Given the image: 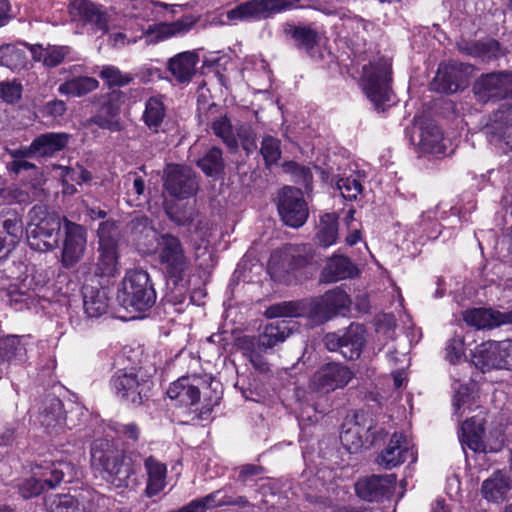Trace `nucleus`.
I'll use <instances>...</instances> for the list:
<instances>
[{
	"mask_svg": "<svg viewBox=\"0 0 512 512\" xmlns=\"http://www.w3.org/2000/svg\"><path fill=\"white\" fill-rule=\"evenodd\" d=\"M117 231L114 223L103 222L98 228L99 257L96 264V275L113 277L118 271V253L116 237Z\"/></svg>",
	"mask_w": 512,
	"mask_h": 512,
	"instance_id": "obj_10",
	"label": "nucleus"
},
{
	"mask_svg": "<svg viewBox=\"0 0 512 512\" xmlns=\"http://www.w3.org/2000/svg\"><path fill=\"white\" fill-rule=\"evenodd\" d=\"M30 51L35 61L42 62L46 67H56L61 64L69 54V47L32 45L30 46Z\"/></svg>",
	"mask_w": 512,
	"mask_h": 512,
	"instance_id": "obj_44",
	"label": "nucleus"
},
{
	"mask_svg": "<svg viewBox=\"0 0 512 512\" xmlns=\"http://www.w3.org/2000/svg\"><path fill=\"white\" fill-rule=\"evenodd\" d=\"M419 137L420 149L425 153L442 157L453 152L449 140L443 137L439 127L433 122L420 127Z\"/></svg>",
	"mask_w": 512,
	"mask_h": 512,
	"instance_id": "obj_26",
	"label": "nucleus"
},
{
	"mask_svg": "<svg viewBox=\"0 0 512 512\" xmlns=\"http://www.w3.org/2000/svg\"><path fill=\"white\" fill-rule=\"evenodd\" d=\"M159 241L154 254L157 261L169 276L181 278L190 265V258L183 243L171 233L161 234Z\"/></svg>",
	"mask_w": 512,
	"mask_h": 512,
	"instance_id": "obj_6",
	"label": "nucleus"
},
{
	"mask_svg": "<svg viewBox=\"0 0 512 512\" xmlns=\"http://www.w3.org/2000/svg\"><path fill=\"white\" fill-rule=\"evenodd\" d=\"M111 499L96 492L81 494L80 499L71 495H50L45 499L48 512H98L106 507Z\"/></svg>",
	"mask_w": 512,
	"mask_h": 512,
	"instance_id": "obj_9",
	"label": "nucleus"
},
{
	"mask_svg": "<svg viewBox=\"0 0 512 512\" xmlns=\"http://www.w3.org/2000/svg\"><path fill=\"white\" fill-rule=\"evenodd\" d=\"M475 95L480 101L512 100V72L491 73L479 78L474 85Z\"/></svg>",
	"mask_w": 512,
	"mask_h": 512,
	"instance_id": "obj_15",
	"label": "nucleus"
},
{
	"mask_svg": "<svg viewBox=\"0 0 512 512\" xmlns=\"http://www.w3.org/2000/svg\"><path fill=\"white\" fill-rule=\"evenodd\" d=\"M464 320L468 325L474 326L477 329H484L509 322V316L492 309L476 308L466 311Z\"/></svg>",
	"mask_w": 512,
	"mask_h": 512,
	"instance_id": "obj_37",
	"label": "nucleus"
},
{
	"mask_svg": "<svg viewBox=\"0 0 512 512\" xmlns=\"http://www.w3.org/2000/svg\"><path fill=\"white\" fill-rule=\"evenodd\" d=\"M197 216V212L195 211V209L193 207H189L187 210L185 211H176V212H171L170 213V217L171 219L176 222L178 225H190L195 217Z\"/></svg>",
	"mask_w": 512,
	"mask_h": 512,
	"instance_id": "obj_62",
	"label": "nucleus"
},
{
	"mask_svg": "<svg viewBox=\"0 0 512 512\" xmlns=\"http://www.w3.org/2000/svg\"><path fill=\"white\" fill-rule=\"evenodd\" d=\"M278 211L284 223L290 227L302 226L309 215L302 191L294 187H284L279 196Z\"/></svg>",
	"mask_w": 512,
	"mask_h": 512,
	"instance_id": "obj_12",
	"label": "nucleus"
},
{
	"mask_svg": "<svg viewBox=\"0 0 512 512\" xmlns=\"http://www.w3.org/2000/svg\"><path fill=\"white\" fill-rule=\"evenodd\" d=\"M365 329L361 324H351L343 333H328L324 337L329 351H338L349 360L357 359L365 344Z\"/></svg>",
	"mask_w": 512,
	"mask_h": 512,
	"instance_id": "obj_11",
	"label": "nucleus"
},
{
	"mask_svg": "<svg viewBox=\"0 0 512 512\" xmlns=\"http://www.w3.org/2000/svg\"><path fill=\"white\" fill-rule=\"evenodd\" d=\"M165 115L166 109L160 97H151L147 100L142 119L149 129L157 132Z\"/></svg>",
	"mask_w": 512,
	"mask_h": 512,
	"instance_id": "obj_47",
	"label": "nucleus"
},
{
	"mask_svg": "<svg viewBox=\"0 0 512 512\" xmlns=\"http://www.w3.org/2000/svg\"><path fill=\"white\" fill-rule=\"evenodd\" d=\"M309 262L310 258L303 256L299 249L289 247L281 252L272 254L268 269L273 277L281 280L286 275L307 266Z\"/></svg>",
	"mask_w": 512,
	"mask_h": 512,
	"instance_id": "obj_19",
	"label": "nucleus"
},
{
	"mask_svg": "<svg viewBox=\"0 0 512 512\" xmlns=\"http://www.w3.org/2000/svg\"><path fill=\"white\" fill-rule=\"evenodd\" d=\"M63 242L61 262L64 267H72L81 260L86 248V231L74 222L63 219Z\"/></svg>",
	"mask_w": 512,
	"mask_h": 512,
	"instance_id": "obj_14",
	"label": "nucleus"
},
{
	"mask_svg": "<svg viewBox=\"0 0 512 512\" xmlns=\"http://www.w3.org/2000/svg\"><path fill=\"white\" fill-rule=\"evenodd\" d=\"M474 358L482 369H512V340L483 343L478 346Z\"/></svg>",
	"mask_w": 512,
	"mask_h": 512,
	"instance_id": "obj_13",
	"label": "nucleus"
},
{
	"mask_svg": "<svg viewBox=\"0 0 512 512\" xmlns=\"http://www.w3.org/2000/svg\"><path fill=\"white\" fill-rule=\"evenodd\" d=\"M93 466L105 473L104 478L116 487L128 485L134 469L121 450L107 441H96L91 449Z\"/></svg>",
	"mask_w": 512,
	"mask_h": 512,
	"instance_id": "obj_3",
	"label": "nucleus"
},
{
	"mask_svg": "<svg viewBox=\"0 0 512 512\" xmlns=\"http://www.w3.org/2000/svg\"><path fill=\"white\" fill-rule=\"evenodd\" d=\"M58 169L60 170V176L62 177L63 194L73 195L76 193L77 189L73 184H70V182L77 181V173L75 172V169L62 166H59Z\"/></svg>",
	"mask_w": 512,
	"mask_h": 512,
	"instance_id": "obj_59",
	"label": "nucleus"
},
{
	"mask_svg": "<svg viewBox=\"0 0 512 512\" xmlns=\"http://www.w3.org/2000/svg\"><path fill=\"white\" fill-rule=\"evenodd\" d=\"M37 421L49 433L63 427L66 420L61 400L54 396L47 398L37 416Z\"/></svg>",
	"mask_w": 512,
	"mask_h": 512,
	"instance_id": "obj_34",
	"label": "nucleus"
},
{
	"mask_svg": "<svg viewBox=\"0 0 512 512\" xmlns=\"http://www.w3.org/2000/svg\"><path fill=\"white\" fill-rule=\"evenodd\" d=\"M20 493L24 498H31L40 495L47 488L40 482V480L33 474L30 478L26 479L20 485Z\"/></svg>",
	"mask_w": 512,
	"mask_h": 512,
	"instance_id": "obj_57",
	"label": "nucleus"
},
{
	"mask_svg": "<svg viewBox=\"0 0 512 512\" xmlns=\"http://www.w3.org/2000/svg\"><path fill=\"white\" fill-rule=\"evenodd\" d=\"M343 26L347 33L345 37L354 45H358L360 41H365L368 23L363 19L357 17L348 18L344 21Z\"/></svg>",
	"mask_w": 512,
	"mask_h": 512,
	"instance_id": "obj_51",
	"label": "nucleus"
},
{
	"mask_svg": "<svg viewBox=\"0 0 512 512\" xmlns=\"http://www.w3.org/2000/svg\"><path fill=\"white\" fill-rule=\"evenodd\" d=\"M464 341L461 336H454L451 338L446 346V359L451 364L460 363L465 359Z\"/></svg>",
	"mask_w": 512,
	"mask_h": 512,
	"instance_id": "obj_54",
	"label": "nucleus"
},
{
	"mask_svg": "<svg viewBox=\"0 0 512 512\" xmlns=\"http://www.w3.org/2000/svg\"><path fill=\"white\" fill-rule=\"evenodd\" d=\"M318 244L322 247H330L338 239V222L334 213H327L320 218L316 233Z\"/></svg>",
	"mask_w": 512,
	"mask_h": 512,
	"instance_id": "obj_45",
	"label": "nucleus"
},
{
	"mask_svg": "<svg viewBox=\"0 0 512 512\" xmlns=\"http://www.w3.org/2000/svg\"><path fill=\"white\" fill-rule=\"evenodd\" d=\"M198 61L199 58L196 52H181L169 60L168 69L177 81L187 82L194 75Z\"/></svg>",
	"mask_w": 512,
	"mask_h": 512,
	"instance_id": "obj_38",
	"label": "nucleus"
},
{
	"mask_svg": "<svg viewBox=\"0 0 512 512\" xmlns=\"http://www.w3.org/2000/svg\"><path fill=\"white\" fill-rule=\"evenodd\" d=\"M369 428L361 426L357 421H347L340 434L341 443L351 452H357L368 441Z\"/></svg>",
	"mask_w": 512,
	"mask_h": 512,
	"instance_id": "obj_43",
	"label": "nucleus"
},
{
	"mask_svg": "<svg viewBox=\"0 0 512 512\" xmlns=\"http://www.w3.org/2000/svg\"><path fill=\"white\" fill-rule=\"evenodd\" d=\"M33 278L26 276L19 285L11 286L8 290L7 296L9 304L16 310H22L24 308L36 307L40 303L38 290L40 285L35 284V287L31 288Z\"/></svg>",
	"mask_w": 512,
	"mask_h": 512,
	"instance_id": "obj_30",
	"label": "nucleus"
},
{
	"mask_svg": "<svg viewBox=\"0 0 512 512\" xmlns=\"http://www.w3.org/2000/svg\"><path fill=\"white\" fill-rule=\"evenodd\" d=\"M83 308L90 318H98L108 309V293L104 288L85 284L82 288Z\"/></svg>",
	"mask_w": 512,
	"mask_h": 512,
	"instance_id": "obj_33",
	"label": "nucleus"
},
{
	"mask_svg": "<svg viewBox=\"0 0 512 512\" xmlns=\"http://www.w3.org/2000/svg\"><path fill=\"white\" fill-rule=\"evenodd\" d=\"M352 379V372L345 366L331 363L320 368L313 377L314 387L323 392L342 388Z\"/></svg>",
	"mask_w": 512,
	"mask_h": 512,
	"instance_id": "obj_22",
	"label": "nucleus"
},
{
	"mask_svg": "<svg viewBox=\"0 0 512 512\" xmlns=\"http://www.w3.org/2000/svg\"><path fill=\"white\" fill-rule=\"evenodd\" d=\"M435 89L444 92V93H455L460 88V85L450 79V74L448 71L439 68L435 81H434Z\"/></svg>",
	"mask_w": 512,
	"mask_h": 512,
	"instance_id": "obj_56",
	"label": "nucleus"
},
{
	"mask_svg": "<svg viewBox=\"0 0 512 512\" xmlns=\"http://www.w3.org/2000/svg\"><path fill=\"white\" fill-rule=\"evenodd\" d=\"M25 62L26 55L22 49L10 44L0 47V66L17 70L24 67Z\"/></svg>",
	"mask_w": 512,
	"mask_h": 512,
	"instance_id": "obj_49",
	"label": "nucleus"
},
{
	"mask_svg": "<svg viewBox=\"0 0 512 512\" xmlns=\"http://www.w3.org/2000/svg\"><path fill=\"white\" fill-rule=\"evenodd\" d=\"M293 37L303 47L310 48L316 42L317 34L314 30L306 27H298L294 30Z\"/></svg>",
	"mask_w": 512,
	"mask_h": 512,
	"instance_id": "obj_60",
	"label": "nucleus"
},
{
	"mask_svg": "<svg viewBox=\"0 0 512 512\" xmlns=\"http://www.w3.org/2000/svg\"><path fill=\"white\" fill-rule=\"evenodd\" d=\"M395 482L396 477L393 474L383 476L373 475L358 480L355 484V490L357 495L363 500L369 502L378 501L391 492Z\"/></svg>",
	"mask_w": 512,
	"mask_h": 512,
	"instance_id": "obj_23",
	"label": "nucleus"
},
{
	"mask_svg": "<svg viewBox=\"0 0 512 512\" xmlns=\"http://www.w3.org/2000/svg\"><path fill=\"white\" fill-rule=\"evenodd\" d=\"M70 14L73 18L90 24L97 30H108V14L106 10L89 0H74L70 5Z\"/></svg>",
	"mask_w": 512,
	"mask_h": 512,
	"instance_id": "obj_24",
	"label": "nucleus"
},
{
	"mask_svg": "<svg viewBox=\"0 0 512 512\" xmlns=\"http://www.w3.org/2000/svg\"><path fill=\"white\" fill-rule=\"evenodd\" d=\"M145 469L147 473L146 493L149 497L157 495L166 486V465L158 461L153 456L145 460Z\"/></svg>",
	"mask_w": 512,
	"mask_h": 512,
	"instance_id": "obj_40",
	"label": "nucleus"
},
{
	"mask_svg": "<svg viewBox=\"0 0 512 512\" xmlns=\"http://www.w3.org/2000/svg\"><path fill=\"white\" fill-rule=\"evenodd\" d=\"M299 0H249L226 12L230 23L255 21L292 8Z\"/></svg>",
	"mask_w": 512,
	"mask_h": 512,
	"instance_id": "obj_7",
	"label": "nucleus"
},
{
	"mask_svg": "<svg viewBox=\"0 0 512 512\" xmlns=\"http://www.w3.org/2000/svg\"><path fill=\"white\" fill-rule=\"evenodd\" d=\"M211 129L231 150H236L239 144L250 153L256 148V137L249 125H233L226 115H220L212 120Z\"/></svg>",
	"mask_w": 512,
	"mask_h": 512,
	"instance_id": "obj_8",
	"label": "nucleus"
},
{
	"mask_svg": "<svg viewBox=\"0 0 512 512\" xmlns=\"http://www.w3.org/2000/svg\"><path fill=\"white\" fill-rule=\"evenodd\" d=\"M45 111L53 117H60L66 112V104L62 100H53L46 104Z\"/></svg>",
	"mask_w": 512,
	"mask_h": 512,
	"instance_id": "obj_63",
	"label": "nucleus"
},
{
	"mask_svg": "<svg viewBox=\"0 0 512 512\" xmlns=\"http://www.w3.org/2000/svg\"><path fill=\"white\" fill-rule=\"evenodd\" d=\"M336 186L342 197L349 201L355 200L363 190L362 182L358 174L339 178L336 182Z\"/></svg>",
	"mask_w": 512,
	"mask_h": 512,
	"instance_id": "obj_50",
	"label": "nucleus"
},
{
	"mask_svg": "<svg viewBox=\"0 0 512 512\" xmlns=\"http://www.w3.org/2000/svg\"><path fill=\"white\" fill-rule=\"evenodd\" d=\"M357 273L358 269L349 258L335 254L327 260V263L321 272V281L325 283H332L353 277Z\"/></svg>",
	"mask_w": 512,
	"mask_h": 512,
	"instance_id": "obj_32",
	"label": "nucleus"
},
{
	"mask_svg": "<svg viewBox=\"0 0 512 512\" xmlns=\"http://www.w3.org/2000/svg\"><path fill=\"white\" fill-rule=\"evenodd\" d=\"M69 136L66 133L49 132L41 134L31 142L34 156L49 157L65 148Z\"/></svg>",
	"mask_w": 512,
	"mask_h": 512,
	"instance_id": "obj_36",
	"label": "nucleus"
},
{
	"mask_svg": "<svg viewBox=\"0 0 512 512\" xmlns=\"http://www.w3.org/2000/svg\"><path fill=\"white\" fill-rule=\"evenodd\" d=\"M29 217L30 222L27 227L29 246L41 252L58 247L63 222L61 217L40 205L30 210Z\"/></svg>",
	"mask_w": 512,
	"mask_h": 512,
	"instance_id": "obj_2",
	"label": "nucleus"
},
{
	"mask_svg": "<svg viewBox=\"0 0 512 512\" xmlns=\"http://www.w3.org/2000/svg\"><path fill=\"white\" fill-rule=\"evenodd\" d=\"M390 63L379 59L374 64L364 65L362 73L363 90L377 109H383L386 102L391 100Z\"/></svg>",
	"mask_w": 512,
	"mask_h": 512,
	"instance_id": "obj_5",
	"label": "nucleus"
},
{
	"mask_svg": "<svg viewBox=\"0 0 512 512\" xmlns=\"http://www.w3.org/2000/svg\"><path fill=\"white\" fill-rule=\"evenodd\" d=\"M198 20V17L188 15L173 22H160L150 25L144 34L146 43L155 44L173 37L185 35Z\"/></svg>",
	"mask_w": 512,
	"mask_h": 512,
	"instance_id": "obj_18",
	"label": "nucleus"
},
{
	"mask_svg": "<svg viewBox=\"0 0 512 512\" xmlns=\"http://www.w3.org/2000/svg\"><path fill=\"white\" fill-rule=\"evenodd\" d=\"M113 429L115 430L118 436L122 437L124 440L127 441L136 442L140 436V429L134 423H115Z\"/></svg>",
	"mask_w": 512,
	"mask_h": 512,
	"instance_id": "obj_58",
	"label": "nucleus"
},
{
	"mask_svg": "<svg viewBox=\"0 0 512 512\" xmlns=\"http://www.w3.org/2000/svg\"><path fill=\"white\" fill-rule=\"evenodd\" d=\"M350 298L347 293L339 288L326 292L320 301L312 307L313 316L319 321H327L339 311L348 308Z\"/></svg>",
	"mask_w": 512,
	"mask_h": 512,
	"instance_id": "obj_28",
	"label": "nucleus"
},
{
	"mask_svg": "<svg viewBox=\"0 0 512 512\" xmlns=\"http://www.w3.org/2000/svg\"><path fill=\"white\" fill-rule=\"evenodd\" d=\"M99 76L109 87L125 86L132 80V77L129 74L122 73L117 67L112 65L103 66Z\"/></svg>",
	"mask_w": 512,
	"mask_h": 512,
	"instance_id": "obj_52",
	"label": "nucleus"
},
{
	"mask_svg": "<svg viewBox=\"0 0 512 512\" xmlns=\"http://www.w3.org/2000/svg\"><path fill=\"white\" fill-rule=\"evenodd\" d=\"M164 187L171 196L186 199L196 194L198 183L190 168L168 165L165 171Z\"/></svg>",
	"mask_w": 512,
	"mask_h": 512,
	"instance_id": "obj_17",
	"label": "nucleus"
},
{
	"mask_svg": "<svg viewBox=\"0 0 512 512\" xmlns=\"http://www.w3.org/2000/svg\"><path fill=\"white\" fill-rule=\"evenodd\" d=\"M484 423L485 418L480 412L479 414L467 419L461 424L460 428V441L464 446L474 452H496L500 450L503 444V440H496L494 445L488 444L484 441Z\"/></svg>",
	"mask_w": 512,
	"mask_h": 512,
	"instance_id": "obj_16",
	"label": "nucleus"
},
{
	"mask_svg": "<svg viewBox=\"0 0 512 512\" xmlns=\"http://www.w3.org/2000/svg\"><path fill=\"white\" fill-rule=\"evenodd\" d=\"M130 234L137 249L145 255H154L159 246L160 235L145 217L134 218L130 223Z\"/></svg>",
	"mask_w": 512,
	"mask_h": 512,
	"instance_id": "obj_20",
	"label": "nucleus"
},
{
	"mask_svg": "<svg viewBox=\"0 0 512 512\" xmlns=\"http://www.w3.org/2000/svg\"><path fill=\"white\" fill-rule=\"evenodd\" d=\"M511 488L510 479L501 471L495 472L482 484L483 497L491 502L503 501Z\"/></svg>",
	"mask_w": 512,
	"mask_h": 512,
	"instance_id": "obj_41",
	"label": "nucleus"
},
{
	"mask_svg": "<svg viewBox=\"0 0 512 512\" xmlns=\"http://www.w3.org/2000/svg\"><path fill=\"white\" fill-rule=\"evenodd\" d=\"M111 386L121 401L140 405L148 397L152 381L150 375L142 368L130 371L120 370L112 377Z\"/></svg>",
	"mask_w": 512,
	"mask_h": 512,
	"instance_id": "obj_4",
	"label": "nucleus"
},
{
	"mask_svg": "<svg viewBox=\"0 0 512 512\" xmlns=\"http://www.w3.org/2000/svg\"><path fill=\"white\" fill-rule=\"evenodd\" d=\"M197 165L207 176H219L224 170L222 150L218 147H212L197 161Z\"/></svg>",
	"mask_w": 512,
	"mask_h": 512,
	"instance_id": "obj_48",
	"label": "nucleus"
},
{
	"mask_svg": "<svg viewBox=\"0 0 512 512\" xmlns=\"http://www.w3.org/2000/svg\"><path fill=\"white\" fill-rule=\"evenodd\" d=\"M261 154L267 165L276 163L281 156L280 141L272 136H266L262 141Z\"/></svg>",
	"mask_w": 512,
	"mask_h": 512,
	"instance_id": "obj_53",
	"label": "nucleus"
},
{
	"mask_svg": "<svg viewBox=\"0 0 512 512\" xmlns=\"http://www.w3.org/2000/svg\"><path fill=\"white\" fill-rule=\"evenodd\" d=\"M205 511L208 509L226 506L227 496L218 490L200 498Z\"/></svg>",
	"mask_w": 512,
	"mask_h": 512,
	"instance_id": "obj_61",
	"label": "nucleus"
},
{
	"mask_svg": "<svg viewBox=\"0 0 512 512\" xmlns=\"http://www.w3.org/2000/svg\"><path fill=\"white\" fill-rule=\"evenodd\" d=\"M312 305L307 301H285L271 305L265 315L268 318L311 316Z\"/></svg>",
	"mask_w": 512,
	"mask_h": 512,
	"instance_id": "obj_42",
	"label": "nucleus"
},
{
	"mask_svg": "<svg viewBox=\"0 0 512 512\" xmlns=\"http://www.w3.org/2000/svg\"><path fill=\"white\" fill-rule=\"evenodd\" d=\"M291 332L292 328L288 320H277L266 325L257 339V348L251 352V359L253 360L254 354L266 352L284 342Z\"/></svg>",
	"mask_w": 512,
	"mask_h": 512,
	"instance_id": "obj_29",
	"label": "nucleus"
},
{
	"mask_svg": "<svg viewBox=\"0 0 512 512\" xmlns=\"http://www.w3.org/2000/svg\"><path fill=\"white\" fill-rule=\"evenodd\" d=\"M195 379L181 377L171 383L167 395L170 399L176 400L179 405L192 406L200 399L199 388L193 383Z\"/></svg>",
	"mask_w": 512,
	"mask_h": 512,
	"instance_id": "obj_35",
	"label": "nucleus"
},
{
	"mask_svg": "<svg viewBox=\"0 0 512 512\" xmlns=\"http://www.w3.org/2000/svg\"><path fill=\"white\" fill-rule=\"evenodd\" d=\"M458 382L459 380L454 379L452 405L453 414L460 419L478 408L479 404L474 389L465 384H458Z\"/></svg>",
	"mask_w": 512,
	"mask_h": 512,
	"instance_id": "obj_39",
	"label": "nucleus"
},
{
	"mask_svg": "<svg viewBox=\"0 0 512 512\" xmlns=\"http://www.w3.org/2000/svg\"><path fill=\"white\" fill-rule=\"evenodd\" d=\"M67 464L48 463L44 466H38L33 470L34 475L43 483L47 489L56 487L63 479Z\"/></svg>",
	"mask_w": 512,
	"mask_h": 512,
	"instance_id": "obj_46",
	"label": "nucleus"
},
{
	"mask_svg": "<svg viewBox=\"0 0 512 512\" xmlns=\"http://www.w3.org/2000/svg\"><path fill=\"white\" fill-rule=\"evenodd\" d=\"M412 462L416 460L414 451L410 448L409 441L402 433H394L384 450L378 456L377 462L386 469H392L408 458Z\"/></svg>",
	"mask_w": 512,
	"mask_h": 512,
	"instance_id": "obj_21",
	"label": "nucleus"
},
{
	"mask_svg": "<svg viewBox=\"0 0 512 512\" xmlns=\"http://www.w3.org/2000/svg\"><path fill=\"white\" fill-rule=\"evenodd\" d=\"M83 67L73 65L69 68L70 78L66 79L58 87L61 95L68 97H82L96 90L99 87L97 79L88 76H82Z\"/></svg>",
	"mask_w": 512,
	"mask_h": 512,
	"instance_id": "obj_27",
	"label": "nucleus"
},
{
	"mask_svg": "<svg viewBox=\"0 0 512 512\" xmlns=\"http://www.w3.org/2000/svg\"><path fill=\"white\" fill-rule=\"evenodd\" d=\"M120 306L128 311H145L156 301V293L149 274L141 269L127 271L116 296Z\"/></svg>",
	"mask_w": 512,
	"mask_h": 512,
	"instance_id": "obj_1",
	"label": "nucleus"
},
{
	"mask_svg": "<svg viewBox=\"0 0 512 512\" xmlns=\"http://www.w3.org/2000/svg\"><path fill=\"white\" fill-rule=\"evenodd\" d=\"M8 169L15 174H19L21 171L36 169V166L28 162L26 159L11 161L7 164Z\"/></svg>",
	"mask_w": 512,
	"mask_h": 512,
	"instance_id": "obj_64",
	"label": "nucleus"
},
{
	"mask_svg": "<svg viewBox=\"0 0 512 512\" xmlns=\"http://www.w3.org/2000/svg\"><path fill=\"white\" fill-rule=\"evenodd\" d=\"M28 337L9 335L0 339V358L6 362V367L23 364L27 358Z\"/></svg>",
	"mask_w": 512,
	"mask_h": 512,
	"instance_id": "obj_31",
	"label": "nucleus"
},
{
	"mask_svg": "<svg viewBox=\"0 0 512 512\" xmlns=\"http://www.w3.org/2000/svg\"><path fill=\"white\" fill-rule=\"evenodd\" d=\"M121 97L122 93L116 90L103 96L101 106L96 115L92 118V122L102 129L118 131L120 129L118 115L120 112Z\"/></svg>",
	"mask_w": 512,
	"mask_h": 512,
	"instance_id": "obj_25",
	"label": "nucleus"
},
{
	"mask_svg": "<svg viewBox=\"0 0 512 512\" xmlns=\"http://www.w3.org/2000/svg\"><path fill=\"white\" fill-rule=\"evenodd\" d=\"M22 95V85L16 81L0 83V98L6 103L17 102Z\"/></svg>",
	"mask_w": 512,
	"mask_h": 512,
	"instance_id": "obj_55",
	"label": "nucleus"
}]
</instances>
